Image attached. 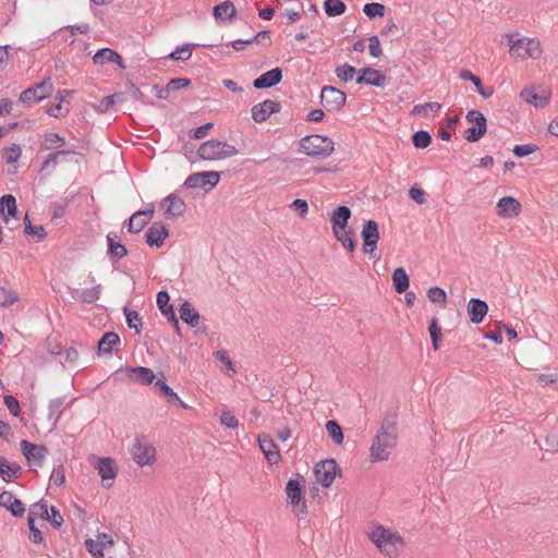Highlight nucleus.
Segmentation results:
<instances>
[{
  "mask_svg": "<svg viewBox=\"0 0 558 558\" xmlns=\"http://www.w3.org/2000/svg\"><path fill=\"white\" fill-rule=\"evenodd\" d=\"M367 538L385 558H402L404 555L405 538L392 526L374 523L367 532Z\"/></svg>",
  "mask_w": 558,
  "mask_h": 558,
  "instance_id": "nucleus-1",
  "label": "nucleus"
},
{
  "mask_svg": "<svg viewBox=\"0 0 558 558\" xmlns=\"http://www.w3.org/2000/svg\"><path fill=\"white\" fill-rule=\"evenodd\" d=\"M397 438L398 433L396 424L390 421H385L371 446V460L373 462L388 460L397 445Z\"/></svg>",
  "mask_w": 558,
  "mask_h": 558,
  "instance_id": "nucleus-2",
  "label": "nucleus"
},
{
  "mask_svg": "<svg viewBox=\"0 0 558 558\" xmlns=\"http://www.w3.org/2000/svg\"><path fill=\"white\" fill-rule=\"evenodd\" d=\"M302 150L311 157H328L335 150L333 141L328 136L312 134L304 136L299 142Z\"/></svg>",
  "mask_w": 558,
  "mask_h": 558,
  "instance_id": "nucleus-3",
  "label": "nucleus"
},
{
  "mask_svg": "<svg viewBox=\"0 0 558 558\" xmlns=\"http://www.w3.org/2000/svg\"><path fill=\"white\" fill-rule=\"evenodd\" d=\"M129 452L133 461L141 468L151 466L157 460L156 447L145 436H136Z\"/></svg>",
  "mask_w": 558,
  "mask_h": 558,
  "instance_id": "nucleus-4",
  "label": "nucleus"
},
{
  "mask_svg": "<svg viewBox=\"0 0 558 558\" xmlns=\"http://www.w3.org/2000/svg\"><path fill=\"white\" fill-rule=\"evenodd\" d=\"M236 153V149L232 145L217 140H210L203 143L197 150L199 158L205 160L223 159L231 157Z\"/></svg>",
  "mask_w": 558,
  "mask_h": 558,
  "instance_id": "nucleus-5",
  "label": "nucleus"
},
{
  "mask_svg": "<svg viewBox=\"0 0 558 558\" xmlns=\"http://www.w3.org/2000/svg\"><path fill=\"white\" fill-rule=\"evenodd\" d=\"M510 54L520 59L533 58L536 59L541 56V43L534 38H509Z\"/></svg>",
  "mask_w": 558,
  "mask_h": 558,
  "instance_id": "nucleus-6",
  "label": "nucleus"
},
{
  "mask_svg": "<svg viewBox=\"0 0 558 558\" xmlns=\"http://www.w3.org/2000/svg\"><path fill=\"white\" fill-rule=\"evenodd\" d=\"M53 93V83L51 77H46L40 83L35 84L23 90L20 94L19 100L25 105H31L35 102H39L48 97H50Z\"/></svg>",
  "mask_w": 558,
  "mask_h": 558,
  "instance_id": "nucleus-7",
  "label": "nucleus"
},
{
  "mask_svg": "<svg viewBox=\"0 0 558 558\" xmlns=\"http://www.w3.org/2000/svg\"><path fill=\"white\" fill-rule=\"evenodd\" d=\"M286 494L289 504L298 515H306L307 506L304 498L303 485L299 480H290L286 486Z\"/></svg>",
  "mask_w": 558,
  "mask_h": 558,
  "instance_id": "nucleus-8",
  "label": "nucleus"
},
{
  "mask_svg": "<svg viewBox=\"0 0 558 558\" xmlns=\"http://www.w3.org/2000/svg\"><path fill=\"white\" fill-rule=\"evenodd\" d=\"M345 100L347 95L342 90L329 85L322 88L320 102L327 111H339L345 105Z\"/></svg>",
  "mask_w": 558,
  "mask_h": 558,
  "instance_id": "nucleus-9",
  "label": "nucleus"
},
{
  "mask_svg": "<svg viewBox=\"0 0 558 558\" xmlns=\"http://www.w3.org/2000/svg\"><path fill=\"white\" fill-rule=\"evenodd\" d=\"M339 472L335 460H323L315 464L314 475L316 483L324 487H329Z\"/></svg>",
  "mask_w": 558,
  "mask_h": 558,
  "instance_id": "nucleus-10",
  "label": "nucleus"
},
{
  "mask_svg": "<svg viewBox=\"0 0 558 558\" xmlns=\"http://www.w3.org/2000/svg\"><path fill=\"white\" fill-rule=\"evenodd\" d=\"M154 211V204H149L147 208L132 214V216L124 221L123 227H125L130 233H140L150 221Z\"/></svg>",
  "mask_w": 558,
  "mask_h": 558,
  "instance_id": "nucleus-11",
  "label": "nucleus"
},
{
  "mask_svg": "<svg viewBox=\"0 0 558 558\" xmlns=\"http://www.w3.org/2000/svg\"><path fill=\"white\" fill-rule=\"evenodd\" d=\"M220 180V175L217 171H202L195 172L187 177L184 185L187 189H209L215 187Z\"/></svg>",
  "mask_w": 558,
  "mask_h": 558,
  "instance_id": "nucleus-12",
  "label": "nucleus"
},
{
  "mask_svg": "<svg viewBox=\"0 0 558 558\" xmlns=\"http://www.w3.org/2000/svg\"><path fill=\"white\" fill-rule=\"evenodd\" d=\"M361 236L363 240V252L365 254L373 255L377 247V242L379 240V230L377 222L372 219L365 221L363 225Z\"/></svg>",
  "mask_w": 558,
  "mask_h": 558,
  "instance_id": "nucleus-13",
  "label": "nucleus"
},
{
  "mask_svg": "<svg viewBox=\"0 0 558 558\" xmlns=\"http://www.w3.org/2000/svg\"><path fill=\"white\" fill-rule=\"evenodd\" d=\"M20 446L31 466L40 468L43 465L47 453V449L44 446L35 445L27 440H22Z\"/></svg>",
  "mask_w": 558,
  "mask_h": 558,
  "instance_id": "nucleus-14",
  "label": "nucleus"
},
{
  "mask_svg": "<svg viewBox=\"0 0 558 558\" xmlns=\"http://www.w3.org/2000/svg\"><path fill=\"white\" fill-rule=\"evenodd\" d=\"M160 207L165 210V217L172 219L182 216L186 210L184 201L177 194H169L161 203Z\"/></svg>",
  "mask_w": 558,
  "mask_h": 558,
  "instance_id": "nucleus-15",
  "label": "nucleus"
},
{
  "mask_svg": "<svg viewBox=\"0 0 558 558\" xmlns=\"http://www.w3.org/2000/svg\"><path fill=\"white\" fill-rule=\"evenodd\" d=\"M85 545L94 557H102L105 550L114 545V541L112 536L107 533H98L96 539L88 538L85 541Z\"/></svg>",
  "mask_w": 558,
  "mask_h": 558,
  "instance_id": "nucleus-16",
  "label": "nucleus"
},
{
  "mask_svg": "<svg viewBox=\"0 0 558 558\" xmlns=\"http://www.w3.org/2000/svg\"><path fill=\"white\" fill-rule=\"evenodd\" d=\"M95 468L102 480L104 486L111 487L118 473L116 462L111 458H97Z\"/></svg>",
  "mask_w": 558,
  "mask_h": 558,
  "instance_id": "nucleus-17",
  "label": "nucleus"
},
{
  "mask_svg": "<svg viewBox=\"0 0 558 558\" xmlns=\"http://www.w3.org/2000/svg\"><path fill=\"white\" fill-rule=\"evenodd\" d=\"M169 236V230L161 222L151 223L145 233V242L150 247H161Z\"/></svg>",
  "mask_w": 558,
  "mask_h": 558,
  "instance_id": "nucleus-18",
  "label": "nucleus"
},
{
  "mask_svg": "<svg viewBox=\"0 0 558 558\" xmlns=\"http://www.w3.org/2000/svg\"><path fill=\"white\" fill-rule=\"evenodd\" d=\"M258 445L269 464L277 465L281 461L280 451L269 435H259Z\"/></svg>",
  "mask_w": 558,
  "mask_h": 558,
  "instance_id": "nucleus-19",
  "label": "nucleus"
},
{
  "mask_svg": "<svg viewBox=\"0 0 558 558\" xmlns=\"http://www.w3.org/2000/svg\"><path fill=\"white\" fill-rule=\"evenodd\" d=\"M387 81L386 75L374 68H363L359 71L356 84H366L375 87H383Z\"/></svg>",
  "mask_w": 558,
  "mask_h": 558,
  "instance_id": "nucleus-20",
  "label": "nucleus"
},
{
  "mask_svg": "<svg viewBox=\"0 0 558 558\" xmlns=\"http://www.w3.org/2000/svg\"><path fill=\"white\" fill-rule=\"evenodd\" d=\"M281 104L276 100L266 99L251 109L252 118L255 122H264L272 113L279 112Z\"/></svg>",
  "mask_w": 558,
  "mask_h": 558,
  "instance_id": "nucleus-21",
  "label": "nucleus"
},
{
  "mask_svg": "<svg viewBox=\"0 0 558 558\" xmlns=\"http://www.w3.org/2000/svg\"><path fill=\"white\" fill-rule=\"evenodd\" d=\"M520 202L512 196L501 197L496 205V214L502 218H512L521 213Z\"/></svg>",
  "mask_w": 558,
  "mask_h": 558,
  "instance_id": "nucleus-22",
  "label": "nucleus"
},
{
  "mask_svg": "<svg viewBox=\"0 0 558 558\" xmlns=\"http://www.w3.org/2000/svg\"><path fill=\"white\" fill-rule=\"evenodd\" d=\"M282 80V70L280 68H274L257 78H255L252 83V86L255 89H266L278 85Z\"/></svg>",
  "mask_w": 558,
  "mask_h": 558,
  "instance_id": "nucleus-23",
  "label": "nucleus"
},
{
  "mask_svg": "<svg viewBox=\"0 0 558 558\" xmlns=\"http://www.w3.org/2000/svg\"><path fill=\"white\" fill-rule=\"evenodd\" d=\"M106 239H107V244H108L107 253L109 255V258L113 263L118 262L119 259H121L128 255V250H126L125 245H123L120 242L117 233L109 232L107 234Z\"/></svg>",
  "mask_w": 558,
  "mask_h": 558,
  "instance_id": "nucleus-24",
  "label": "nucleus"
},
{
  "mask_svg": "<svg viewBox=\"0 0 558 558\" xmlns=\"http://www.w3.org/2000/svg\"><path fill=\"white\" fill-rule=\"evenodd\" d=\"M351 215L352 211L348 206H337L330 216L332 231L348 229V223L351 218Z\"/></svg>",
  "mask_w": 558,
  "mask_h": 558,
  "instance_id": "nucleus-25",
  "label": "nucleus"
},
{
  "mask_svg": "<svg viewBox=\"0 0 558 558\" xmlns=\"http://www.w3.org/2000/svg\"><path fill=\"white\" fill-rule=\"evenodd\" d=\"M95 64L117 63L121 69H125L122 57L110 48L99 49L93 57Z\"/></svg>",
  "mask_w": 558,
  "mask_h": 558,
  "instance_id": "nucleus-26",
  "label": "nucleus"
},
{
  "mask_svg": "<svg viewBox=\"0 0 558 558\" xmlns=\"http://www.w3.org/2000/svg\"><path fill=\"white\" fill-rule=\"evenodd\" d=\"M0 506L10 510L15 517H21L25 512L23 502L10 492L0 494Z\"/></svg>",
  "mask_w": 558,
  "mask_h": 558,
  "instance_id": "nucleus-27",
  "label": "nucleus"
},
{
  "mask_svg": "<svg viewBox=\"0 0 558 558\" xmlns=\"http://www.w3.org/2000/svg\"><path fill=\"white\" fill-rule=\"evenodd\" d=\"M462 80H465V81H470L474 84V86L476 87V90L477 93L483 97V98H489L493 96L494 94V88L492 86H488V87H485L482 83V80L473 74L470 70H466V69H462L460 71V75H459Z\"/></svg>",
  "mask_w": 558,
  "mask_h": 558,
  "instance_id": "nucleus-28",
  "label": "nucleus"
},
{
  "mask_svg": "<svg viewBox=\"0 0 558 558\" xmlns=\"http://www.w3.org/2000/svg\"><path fill=\"white\" fill-rule=\"evenodd\" d=\"M0 215L3 217L5 223H9V218H16L17 206L16 199L11 194H5L0 198Z\"/></svg>",
  "mask_w": 558,
  "mask_h": 558,
  "instance_id": "nucleus-29",
  "label": "nucleus"
},
{
  "mask_svg": "<svg viewBox=\"0 0 558 558\" xmlns=\"http://www.w3.org/2000/svg\"><path fill=\"white\" fill-rule=\"evenodd\" d=\"M129 377L137 383L149 385L155 379V374L150 368L137 366V367H129L126 369Z\"/></svg>",
  "mask_w": 558,
  "mask_h": 558,
  "instance_id": "nucleus-30",
  "label": "nucleus"
},
{
  "mask_svg": "<svg viewBox=\"0 0 558 558\" xmlns=\"http://www.w3.org/2000/svg\"><path fill=\"white\" fill-rule=\"evenodd\" d=\"M120 345V337L114 332H107L98 341L99 354H111Z\"/></svg>",
  "mask_w": 558,
  "mask_h": 558,
  "instance_id": "nucleus-31",
  "label": "nucleus"
},
{
  "mask_svg": "<svg viewBox=\"0 0 558 558\" xmlns=\"http://www.w3.org/2000/svg\"><path fill=\"white\" fill-rule=\"evenodd\" d=\"M335 238L347 248L349 252H354L356 247V240L354 239L353 229H340L332 231Z\"/></svg>",
  "mask_w": 558,
  "mask_h": 558,
  "instance_id": "nucleus-32",
  "label": "nucleus"
},
{
  "mask_svg": "<svg viewBox=\"0 0 558 558\" xmlns=\"http://www.w3.org/2000/svg\"><path fill=\"white\" fill-rule=\"evenodd\" d=\"M213 14L217 21H228L235 14L233 2L227 0L214 7Z\"/></svg>",
  "mask_w": 558,
  "mask_h": 558,
  "instance_id": "nucleus-33",
  "label": "nucleus"
},
{
  "mask_svg": "<svg viewBox=\"0 0 558 558\" xmlns=\"http://www.w3.org/2000/svg\"><path fill=\"white\" fill-rule=\"evenodd\" d=\"M520 97L530 104H533L537 108H544L549 102L548 95H537L533 88H523L520 93Z\"/></svg>",
  "mask_w": 558,
  "mask_h": 558,
  "instance_id": "nucleus-34",
  "label": "nucleus"
},
{
  "mask_svg": "<svg viewBox=\"0 0 558 558\" xmlns=\"http://www.w3.org/2000/svg\"><path fill=\"white\" fill-rule=\"evenodd\" d=\"M75 154L72 149H60L50 153L47 158L43 161L41 170L54 169L58 163L63 161L68 155Z\"/></svg>",
  "mask_w": 558,
  "mask_h": 558,
  "instance_id": "nucleus-35",
  "label": "nucleus"
},
{
  "mask_svg": "<svg viewBox=\"0 0 558 558\" xmlns=\"http://www.w3.org/2000/svg\"><path fill=\"white\" fill-rule=\"evenodd\" d=\"M21 470L17 463H10L4 457H0V476L4 482H11Z\"/></svg>",
  "mask_w": 558,
  "mask_h": 558,
  "instance_id": "nucleus-36",
  "label": "nucleus"
},
{
  "mask_svg": "<svg viewBox=\"0 0 558 558\" xmlns=\"http://www.w3.org/2000/svg\"><path fill=\"white\" fill-rule=\"evenodd\" d=\"M392 284L398 293L407 292L410 286V279L404 268L399 267L392 274Z\"/></svg>",
  "mask_w": 558,
  "mask_h": 558,
  "instance_id": "nucleus-37",
  "label": "nucleus"
},
{
  "mask_svg": "<svg viewBox=\"0 0 558 558\" xmlns=\"http://www.w3.org/2000/svg\"><path fill=\"white\" fill-rule=\"evenodd\" d=\"M65 145V138L58 133L47 132L40 145L41 150H52Z\"/></svg>",
  "mask_w": 558,
  "mask_h": 558,
  "instance_id": "nucleus-38",
  "label": "nucleus"
},
{
  "mask_svg": "<svg viewBox=\"0 0 558 558\" xmlns=\"http://www.w3.org/2000/svg\"><path fill=\"white\" fill-rule=\"evenodd\" d=\"M324 10L328 16L333 17L342 15L347 10V5L341 0H325Z\"/></svg>",
  "mask_w": 558,
  "mask_h": 558,
  "instance_id": "nucleus-39",
  "label": "nucleus"
},
{
  "mask_svg": "<svg viewBox=\"0 0 558 558\" xmlns=\"http://www.w3.org/2000/svg\"><path fill=\"white\" fill-rule=\"evenodd\" d=\"M487 132V124H476L464 131V138L470 143L478 142Z\"/></svg>",
  "mask_w": 558,
  "mask_h": 558,
  "instance_id": "nucleus-40",
  "label": "nucleus"
},
{
  "mask_svg": "<svg viewBox=\"0 0 558 558\" xmlns=\"http://www.w3.org/2000/svg\"><path fill=\"white\" fill-rule=\"evenodd\" d=\"M124 101V93H114L100 99L98 110L108 112L116 104Z\"/></svg>",
  "mask_w": 558,
  "mask_h": 558,
  "instance_id": "nucleus-41",
  "label": "nucleus"
},
{
  "mask_svg": "<svg viewBox=\"0 0 558 558\" xmlns=\"http://www.w3.org/2000/svg\"><path fill=\"white\" fill-rule=\"evenodd\" d=\"M195 46V44H184L179 46L168 56V58L174 61H187L192 57L193 48Z\"/></svg>",
  "mask_w": 558,
  "mask_h": 558,
  "instance_id": "nucleus-42",
  "label": "nucleus"
},
{
  "mask_svg": "<svg viewBox=\"0 0 558 558\" xmlns=\"http://www.w3.org/2000/svg\"><path fill=\"white\" fill-rule=\"evenodd\" d=\"M170 300V295L166 290H161L157 293L156 303L161 314H175Z\"/></svg>",
  "mask_w": 558,
  "mask_h": 558,
  "instance_id": "nucleus-43",
  "label": "nucleus"
},
{
  "mask_svg": "<svg viewBox=\"0 0 558 558\" xmlns=\"http://www.w3.org/2000/svg\"><path fill=\"white\" fill-rule=\"evenodd\" d=\"M254 44L260 45L262 47H269L271 45L270 31L264 29L251 38H246V49L251 48Z\"/></svg>",
  "mask_w": 558,
  "mask_h": 558,
  "instance_id": "nucleus-44",
  "label": "nucleus"
},
{
  "mask_svg": "<svg viewBox=\"0 0 558 558\" xmlns=\"http://www.w3.org/2000/svg\"><path fill=\"white\" fill-rule=\"evenodd\" d=\"M326 430L328 436L336 445H341L344 440L343 433L341 426L338 422L333 420H329L326 423Z\"/></svg>",
  "mask_w": 558,
  "mask_h": 558,
  "instance_id": "nucleus-45",
  "label": "nucleus"
},
{
  "mask_svg": "<svg viewBox=\"0 0 558 558\" xmlns=\"http://www.w3.org/2000/svg\"><path fill=\"white\" fill-rule=\"evenodd\" d=\"M363 12L368 19L374 20L385 15L386 7L379 2H369L364 4Z\"/></svg>",
  "mask_w": 558,
  "mask_h": 558,
  "instance_id": "nucleus-46",
  "label": "nucleus"
},
{
  "mask_svg": "<svg viewBox=\"0 0 558 558\" xmlns=\"http://www.w3.org/2000/svg\"><path fill=\"white\" fill-rule=\"evenodd\" d=\"M412 143L415 148L424 149L430 145L432 135L428 133V131L418 130L413 133Z\"/></svg>",
  "mask_w": 558,
  "mask_h": 558,
  "instance_id": "nucleus-47",
  "label": "nucleus"
},
{
  "mask_svg": "<svg viewBox=\"0 0 558 558\" xmlns=\"http://www.w3.org/2000/svg\"><path fill=\"white\" fill-rule=\"evenodd\" d=\"M359 71L351 64L344 63L336 68V74L342 82L348 83L353 80Z\"/></svg>",
  "mask_w": 558,
  "mask_h": 558,
  "instance_id": "nucleus-48",
  "label": "nucleus"
},
{
  "mask_svg": "<svg viewBox=\"0 0 558 558\" xmlns=\"http://www.w3.org/2000/svg\"><path fill=\"white\" fill-rule=\"evenodd\" d=\"M22 155L21 146L17 144H12L10 147H4L2 149V157L7 161V163H15L20 159Z\"/></svg>",
  "mask_w": 558,
  "mask_h": 558,
  "instance_id": "nucleus-49",
  "label": "nucleus"
},
{
  "mask_svg": "<svg viewBox=\"0 0 558 558\" xmlns=\"http://www.w3.org/2000/svg\"><path fill=\"white\" fill-rule=\"evenodd\" d=\"M488 313V304L477 298H472L466 307V314H487Z\"/></svg>",
  "mask_w": 558,
  "mask_h": 558,
  "instance_id": "nucleus-50",
  "label": "nucleus"
},
{
  "mask_svg": "<svg viewBox=\"0 0 558 558\" xmlns=\"http://www.w3.org/2000/svg\"><path fill=\"white\" fill-rule=\"evenodd\" d=\"M429 336L432 338L433 348L435 351L439 349V342L441 340V326L436 319H432L428 326Z\"/></svg>",
  "mask_w": 558,
  "mask_h": 558,
  "instance_id": "nucleus-51",
  "label": "nucleus"
},
{
  "mask_svg": "<svg viewBox=\"0 0 558 558\" xmlns=\"http://www.w3.org/2000/svg\"><path fill=\"white\" fill-rule=\"evenodd\" d=\"M155 385L160 389V391L169 398V401H178L180 405L186 409V404L180 399V397L169 387L163 380L158 379Z\"/></svg>",
  "mask_w": 558,
  "mask_h": 558,
  "instance_id": "nucleus-52",
  "label": "nucleus"
},
{
  "mask_svg": "<svg viewBox=\"0 0 558 558\" xmlns=\"http://www.w3.org/2000/svg\"><path fill=\"white\" fill-rule=\"evenodd\" d=\"M427 298L433 303L445 304L447 302V293L439 287H433L427 291Z\"/></svg>",
  "mask_w": 558,
  "mask_h": 558,
  "instance_id": "nucleus-53",
  "label": "nucleus"
},
{
  "mask_svg": "<svg viewBox=\"0 0 558 558\" xmlns=\"http://www.w3.org/2000/svg\"><path fill=\"white\" fill-rule=\"evenodd\" d=\"M101 286L97 284L81 291V300L85 303H93L99 299Z\"/></svg>",
  "mask_w": 558,
  "mask_h": 558,
  "instance_id": "nucleus-54",
  "label": "nucleus"
},
{
  "mask_svg": "<svg viewBox=\"0 0 558 558\" xmlns=\"http://www.w3.org/2000/svg\"><path fill=\"white\" fill-rule=\"evenodd\" d=\"M539 148L535 144H523V145H515L512 149V153L518 158H524L535 151H537Z\"/></svg>",
  "mask_w": 558,
  "mask_h": 558,
  "instance_id": "nucleus-55",
  "label": "nucleus"
},
{
  "mask_svg": "<svg viewBox=\"0 0 558 558\" xmlns=\"http://www.w3.org/2000/svg\"><path fill=\"white\" fill-rule=\"evenodd\" d=\"M46 112L48 116L53 118L65 117L69 113L68 108H63L60 102H50L47 105Z\"/></svg>",
  "mask_w": 558,
  "mask_h": 558,
  "instance_id": "nucleus-56",
  "label": "nucleus"
},
{
  "mask_svg": "<svg viewBox=\"0 0 558 558\" xmlns=\"http://www.w3.org/2000/svg\"><path fill=\"white\" fill-rule=\"evenodd\" d=\"M124 93V100L126 99V96L131 97L132 99L134 100H137V101H142L144 104H147L145 101V96L144 94L141 92V89L134 85L133 83L129 82L128 83V88Z\"/></svg>",
  "mask_w": 558,
  "mask_h": 558,
  "instance_id": "nucleus-57",
  "label": "nucleus"
},
{
  "mask_svg": "<svg viewBox=\"0 0 558 558\" xmlns=\"http://www.w3.org/2000/svg\"><path fill=\"white\" fill-rule=\"evenodd\" d=\"M29 539L33 543L40 544L44 539L41 532L35 526V519L28 515Z\"/></svg>",
  "mask_w": 558,
  "mask_h": 558,
  "instance_id": "nucleus-58",
  "label": "nucleus"
},
{
  "mask_svg": "<svg viewBox=\"0 0 558 558\" xmlns=\"http://www.w3.org/2000/svg\"><path fill=\"white\" fill-rule=\"evenodd\" d=\"M465 119L469 123H473V125L482 124V123L487 124L486 117L481 111H478L476 109L469 110L465 116Z\"/></svg>",
  "mask_w": 558,
  "mask_h": 558,
  "instance_id": "nucleus-59",
  "label": "nucleus"
},
{
  "mask_svg": "<svg viewBox=\"0 0 558 558\" xmlns=\"http://www.w3.org/2000/svg\"><path fill=\"white\" fill-rule=\"evenodd\" d=\"M24 232L27 235H36L38 240H43L47 235V232L43 226H33L31 221H28V223H26L24 227Z\"/></svg>",
  "mask_w": 558,
  "mask_h": 558,
  "instance_id": "nucleus-60",
  "label": "nucleus"
},
{
  "mask_svg": "<svg viewBox=\"0 0 558 558\" xmlns=\"http://www.w3.org/2000/svg\"><path fill=\"white\" fill-rule=\"evenodd\" d=\"M17 300V295L12 290H7L0 287V305L7 306L14 303Z\"/></svg>",
  "mask_w": 558,
  "mask_h": 558,
  "instance_id": "nucleus-61",
  "label": "nucleus"
},
{
  "mask_svg": "<svg viewBox=\"0 0 558 558\" xmlns=\"http://www.w3.org/2000/svg\"><path fill=\"white\" fill-rule=\"evenodd\" d=\"M191 84V80L190 78H186V77H175V78H171L167 85H168V89L170 92L172 90H179L181 88H185L187 87L189 85Z\"/></svg>",
  "mask_w": 558,
  "mask_h": 558,
  "instance_id": "nucleus-62",
  "label": "nucleus"
},
{
  "mask_svg": "<svg viewBox=\"0 0 558 558\" xmlns=\"http://www.w3.org/2000/svg\"><path fill=\"white\" fill-rule=\"evenodd\" d=\"M29 514H32L33 518L35 515H37L44 520H48L49 514H50V509H48L46 504H36L33 506Z\"/></svg>",
  "mask_w": 558,
  "mask_h": 558,
  "instance_id": "nucleus-63",
  "label": "nucleus"
},
{
  "mask_svg": "<svg viewBox=\"0 0 558 558\" xmlns=\"http://www.w3.org/2000/svg\"><path fill=\"white\" fill-rule=\"evenodd\" d=\"M29 514H32L33 518L35 515H37L44 520H48L49 514H50V509H48L46 504H36L33 506Z\"/></svg>",
  "mask_w": 558,
  "mask_h": 558,
  "instance_id": "nucleus-64",
  "label": "nucleus"
}]
</instances>
